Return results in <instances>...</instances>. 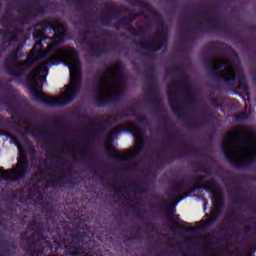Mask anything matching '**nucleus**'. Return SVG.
Wrapping results in <instances>:
<instances>
[{"mask_svg":"<svg viewBox=\"0 0 256 256\" xmlns=\"http://www.w3.org/2000/svg\"><path fill=\"white\" fill-rule=\"evenodd\" d=\"M65 63L70 71V85L65 86L66 92L60 97H46L41 91H36L43 87V83H47V76L49 75V67L53 65H61ZM30 85L34 90V95L40 99H45L48 105L53 107H59L73 101L79 93L81 87V63L79 62V56L73 48H59L55 50L52 58L47 62L41 64L30 75Z\"/></svg>","mask_w":256,"mask_h":256,"instance_id":"obj_1","label":"nucleus"},{"mask_svg":"<svg viewBox=\"0 0 256 256\" xmlns=\"http://www.w3.org/2000/svg\"><path fill=\"white\" fill-rule=\"evenodd\" d=\"M224 153L234 163H245L256 157V139L230 132L223 140Z\"/></svg>","mask_w":256,"mask_h":256,"instance_id":"obj_2","label":"nucleus"},{"mask_svg":"<svg viewBox=\"0 0 256 256\" xmlns=\"http://www.w3.org/2000/svg\"><path fill=\"white\" fill-rule=\"evenodd\" d=\"M121 89H123V83H121L119 69L114 67L109 69L98 82V97L99 99L107 101V99L113 97V95H117Z\"/></svg>","mask_w":256,"mask_h":256,"instance_id":"obj_3","label":"nucleus"},{"mask_svg":"<svg viewBox=\"0 0 256 256\" xmlns=\"http://www.w3.org/2000/svg\"><path fill=\"white\" fill-rule=\"evenodd\" d=\"M34 39H38L33 49L30 51L28 55V60L22 64V69L25 68L26 65H33L37 59H41V57H45L47 53H51L55 47H57V43H52L48 45L47 50H43V41H45V34L43 30H38L34 34Z\"/></svg>","mask_w":256,"mask_h":256,"instance_id":"obj_4","label":"nucleus"},{"mask_svg":"<svg viewBox=\"0 0 256 256\" xmlns=\"http://www.w3.org/2000/svg\"><path fill=\"white\" fill-rule=\"evenodd\" d=\"M19 150V159L18 163L16 165V168L14 170H3L0 168V179L9 180V179H19L25 173V170L27 169V157L25 156V151H23V147L21 145H18Z\"/></svg>","mask_w":256,"mask_h":256,"instance_id":"obj_5","label":"nucleus"},{"mask_svg":"<svg viewBox=\"0 0 256 256\" xmlns=\"http://www.w3.org/2000/svg\"><path fill=\"white\" fill-rule=\"evenodd\" d=\"M221 67H224L225 69L222 72V77H224L226 81H235V78H236L235 64H233V62H231L230 60H227L225 62L216 60L213 64V68L217 70V69H221Z\"/></svg>","mask_w":256,"mask_h":256,"instance_id":"obj_6","label":"nucleus"},{"mask_svg":"<svg viewBox=\"0 0 256 256\" xmlns=\"http://www.w3.org/2000/svg\"><path fill=\"white\" fill-rule=\"evenodd\" d=\"M55 37L58 41H61L65 35V26L61 24L60 22L56 23L55 26L53 27Z\"/></svg>","mask_w":256,"mask_h":256,"instance_id":"obj_7","label":"nucleus"},{"mask_svg":"<svg viewBox=\"0 0 256 256\" xmlns=\"http://www.w3.org/2000/svg\"><path fill=\"white\" fill-rule=\"evenodd\" d=\"M137 151H139V148H134L133 150H129L122 154L117 153V157H120V159H133V157L137 155Z\"/></svg>","mask_w":256,"mask_h":256,"instance_id":"obj_8","label":"nucleus"},{"mask_svg":"<svg viewBox=\"0 0 256 256\" xmlns=\"http://www.w3.org/2000/svg\"><path fill=\"white\" fill-rule=\"evenodd\" d=\"M221 205V199H218L216 202H213V211H219Z\"/></svg>","mask_w":256,"mask_h":256,"instance_id":"obj_9","label":"nucleus"},{"mask_svg":"<svg viewBox=\"0 0 256 256\" xmlns=\"http://www.w3.org/2000/svg\"><path fill=\"white\" fill-rule=\"evenodd\" d=\"M136 140L138 141V143H142L143 137L141 136V134L136 135Z\"/></svg>","mask_w":256,"mask_h":256,"instance_id":"obj_10","label":"nucleus"},{"mask_svg":"<svg viewBox=\"0 0 256 256\" xmlns=\"http://www.w3.org/2000/svg\"><path fill=\"white\" fill-rule=\"evenodd\" d=\"M134 131H137V125L133 124Z\"/></svg>","mask_w":256,"mask_h":256,"instance_id":"obj_11","label":"nucleus"}]
</instances>
